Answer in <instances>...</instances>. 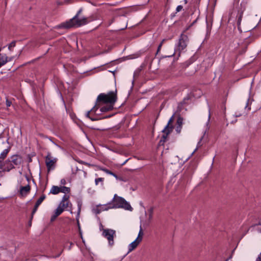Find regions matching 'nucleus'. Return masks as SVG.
<instances>
[{"label": "nucleus", "mask_w": 261, "mask_h": 261, "mask_svg": "<svg viewBox=\"0 0 261 261\" xmlns=\"http://www.w3.org/2000/svg\"><path fill=\"white\" fill-rule=\"evenodd\" d=\"M117 91H110L107 94L100 93L96 99L94 106L91 109L92 111H95V109H98L102 105H114L116 102L117 97Z\"/></svg>", "instance_id": "1"}, {"label": "nucleus", "mask_w": 261, "mask_h": 261, "mask_svg": "<svg viewBox=\"0 0 261 261\" xmlns=\"http://www.w3.org/2000/svg\"><path fill=\"white\" fill-rule=\"evenodd\" d=\"M82 11V8H81L72 18L66 22L61 23L58 26V28L66 29L72 27H79L87 24L89 22L87 18L83 17L81 19L79 18V16Z\"/></svg>", "instance_id": "2"}, {"label": "nucleus", "mask_w": 261, "mask_h": 261, "mask_svg": "<svg viewBox=\"0 0 261 261\" xmlns=\"http://www.w3.org/2000/svg\"><path fill=\"white\" fill-rule=\"evenodd\" d=\"M110 208L122 207L127 210H132L130 204L122 197H113V201L110 203Z\"/></svg>", "instance_id": "3"}, {"label": "nucleus", "mask_w": 261, "mask_h": 261, "mask_svg": "<svg viewBox=\"0 0 261 261\" xmlns=\"http://www.w3.org/2000/svg\"><path fill=\"white\" fill-rule=\"evenodd\" d=\"M188 42L189 38L188 36L184 33L181 34L178 42L175 47V53L178 52V56H179L180 53L187 47Z\"/></svg>", "instance_id": "4"}, {"label": "nucleus", "mask_w": 261, "mask_h": 261, "mask_svg": "<svg viewBox=\"0 0 261 261\" xmlns=\"http://www.w3.org/2000/svg\"><path fill=\"white\" fill-rule=\"evenodd\" d=\"M102 235L108 240L109 244L111 246L114 245V238L116 236L115 230L111 229H105L103 230Z\"/></svg>", "instance_id": "5"}, {"label": "nucleus", "mask_w": 261, "mask_h": 261, "mask_svg": "<svg viewBox=\"0 0 261 261\" xmlns=\"http://www.w3.org/2000/svg\"><path fill=\"white\" fill-rule=\"evenodd\" d=\"M70 192V189L69 187L62 186L60 187L53 186L50 190L49 193L56 195L59 193H63L65 194L64 196H66V194H69Z\"/></svg>", "instance_id": "6"}, {"label": "nucleus", "mask_w": 261, "mask_h": 261, "mask_svg": "<svg viewBox=\"0 0 261 261\" xmlns=\"http://www.w3.org/2000/svg\"><path fill=\"white\" fill-rule=\"evenodd\" d=\"M45 164L48 170H53L55 167V165L57 162V159L51 156L50 152H47V155L45 158Z\"/></svg>", "instance_id": "7"}, {"label": "nucleus", "mask_w": 261, "mask_h": 261, "mask_svg": "<svg viewBox=\"0 0 261 261\" xmlns=\"http://www.w3.org/2000/svg\"><path fill=\"white\" fill-rule=\"evenodd\" d=\"M71 205L72 204L68 199V197H63L62 200L60 203L57 209L59 210L62 213L65 209L68 208H71Z\"/></svg>", "instance_id": "8"}, {"label": "nucleus", "mask_w": 261, "mask_h": 261, "mask_svg": "<svg viewBox=\"0 0 261 261\" xmlns=\"http://www.w3.org/2000/svg\"><path fill=\"white\" fill-rule=\"evenodd\" d=\"M9 159L10 160V162L13 163L14 166L20 165L22 161L21 156L18 154L13 155Z\"/></svg>", "instance_id": "9"}, {"label": "nucleus", "mask_w": 261, "mask_h": 261, "mask_svg": "<svg viewBox=\"0 0 261 261\" xmlns=\"http://www.w3.org/2000/svg\"><path fill=\"white\" fill-rule=\"evenodd\" d=\"M3 171L8 172L15 168L14 165L10 162L9 159H8L5 162H3Z\"/></svg>", "instance_id": "10"}, {"label": "nucleus", "mask_w": 261, "mask_h": 261, "mask_svg": "<svg viewBox=\"0 0 261 261\" xmlns=\"http://www.w3.org/2000/svg\"><path fill=\"white\" fill-rule=\"evenodd\" d=\"M45 197H40V198L38 199V200L36 202L35 206L33 209V211L32 212L31 214V221L32 220L33 218V216L35 214V213L36 212L38 206L41 204V203L42 202V201L44 200Z\"/></svg>", "instance_id": "11"}, {"label": "nucleus", "mask_w": 261, "mask_h": 261, "mask_svg": "<svg viewBox=\"0 0 261 261\" xmlns=\"http://www.w3.org/2000/svg\"><path fill=\"white\" fill-rule=\"evenodd\" d=\"M31 188L29 185L24 186H20L19 188V194L21 195H25L29 194Z\"/></svg>", "instance_id": "12"}, {"label": "nucleus", "mask_w": 261, "mask_h": 261, "mask_svg": "<svg viewBox=\"0 0 261 261\" xmlns=\"http://www.w3.org/2000/svg\"><path fill=\"white\" fill-rule=\"evenodd\" d=\"M140 242H141L139 241V239H136L134 241L132 242L128 246V253H129L134 250L138 246Z\"/></svg>", "instance_id": "13"}, {"label": "nucleus", "mask_w": 261, "mask_h": 261, "mask_svg": "<svg viewBox=\"0 0 261 261\" xmlns=\"http://www.w3.org/2000/svg\"><path fill=\"white\" fill-rule=\"evenodd\" d=\"M172 132V130L167 129V131L162 132L164 134L162 137L161 140L160 141V144L163 145L164 143L166 141L168 135Z\"/></svg>", "instance_id": "14"}, {"label": "nucleus", "mask_w": 261, "mask_h": 261, "mask_svg": "<svg viewBox=\"0 0 261 261\" xmlns=\"http://www.w3.org/2000/svg\"><path fill=\"white\" fill-rule=\"evenodd\" d=\"M114 105H107L106 106L102 107L100 109V111L101 112H106L111 111L113 109Z\"/></svg>", "instance_id": "15"}, {"label": "nucleus", "mask_w": 261, "mask_h": 261, "mask_svg": "<svg viewBox=\"0 0 261 261\" xmlns=\"http://www.w3.org/2000/svg\"><path fill=\"white\" fill-rule=\"evenodd\" d=\"M10 148L9 147L3 151L0 154V161L3 162L4 160L7 157L9 152L10 151Z\"/></svg>", "instance_id": "16"}, {"label": "nucleus", "mask_w": 261, "mask_h": 261, "mask_svg": "<svg viewBox=\"0 0 261 261\" xmlns=\"http://www.w3.org/2000/svg\"><path fill=\"white\" fill-rule=\"evenodd\" d=\"M7 56L6 55L0 54V67L5 65L8 62Z\"/></svg>", "instance_id": "17"}, {"label": "nucleus", "mask_w": 261, "mask_h": 261, "mask_svg": "<svg viewBox=\"0 0 261 261\" xmlns=\"http://www.w3.org/2000/svg\"><path fill=\"white\" fill-rule=\"evenodd\" d=\"M173 119V115L170 118V119H169L167 124L165 127V128L162 130V132L167 131V129L172 130L173 126L172 125L170 126V124L172 122Z\"/></svg>", "instance_id": "18"}, {"label": "nucleus", "mask_w": 261, "mask_h": 261, "mask_svg": "<svg viewBox=\"0 0 261 261\" xmlns=\"http://www.w3.org/2000/svg\"><path fill=\"white\" fill-rule=\"evenodd\" d=\"M243 12H241L238 14V15L237 16V18H238L237 25H238V28L239 30L240 29V25H241V21H242V17H243Z\"/></svg>", "instance_id": "19"}, {"label": "nucleus", "mask_w": 261, "mask_h": 261, "mask_svg": "<svg viewBox=\"0 0 261 261\" xmlns=\"http://www.w3.org/2000/svg\"><path fill=\"white\" fill-rule=\"evenodd\" d=\"M62 213H61L60 211L59 210H56L55 211L54 214L50 218V221L53 222L55 220L56 218L59 216L60 215H61Z\"/></svg>", "instance_id": "20"}, {"label": "nucleus", "mask_w": 261, "mask_h": 261, "mask_svg": "<svg viewBox=\"0 0 261 261\" xmlns=\"http://www.w3.org/2000/svg\"><path fill=\"white\" fill-rule=\"evenodd\" d=\"M104 178L98 177L95 179V184L96 186L100 184L101 186L103 185Z\"/></svg>", "instance_id": "21"}, {"label": "nucleus", "mask_w": 261, "mask_h": 261, "mask_svg": "<svg viewBox=\"0 0 261 261\" xmlns=\"http://www.w3.org/2000/svg\"><path fill=\"white\" fill-rule=\"evenodd\" d=\"M143 236V232L141 226H140V230L136 239H139V241L141 242L142 240V237Z\"/></svg>", "instance_id": "22"}, {"label": "nucleus", "mask_w": 261, "mask_h": 261, "mask_svg": "<svg viewBox=\"0 0 261 261\" xmlns=\"http://www.w3.org/2000/svg\"><path fill=\"white\" fill-rule=\"evenodd\" d=\"M97 110H98V109H97L96 108H95V111H91V110L90 111H88V112H87V114H86V116H87V117L89 118H90L91 120H92V121H95V120H97L96 119L94 118H92V117H90V116H89V115H90V112H92V113H95Z\"/></svg>", "instance_id": "23"}, {"label": "nucleus", "mask_w": 261, "mask_h": 261, "mask_svg": "<svg viewBox=\"0 0 261 261\" xmlns=\"http://www.w3.org/2000/svg\"><path fill=\"white\" fill-rule=\"evenodd\" d=\"M16 46V41H13L8 45V49L10 51L12 50V48Z\"/></svg>", "instance_id": "24"}, {"label": "nucleus", "mask_w": 261, "mask_h": 261, "mask_svg": "<svg viewBox=\"0 0 261 261\" xmlns=\"http://www.w3.org/2000/svg\"><path fill=\"white\" fill-rule=\"evenodd\" d=\"M99 169L103 172H105V173L108 174H110V175H112L113 174V172H112L111 171L105 168H103V167H100L99 168Z\"/></svg>", "instance_id": "25"}, {"label": "nucleus", "mask_w": 261, "mask_h": 261, "mask_svg": "<svg viewBox=\"0 0 261 261\" xmlns=\"http://www.w3.org/2000/svg\"><path fill=\"white\" fill-rule=\"evenodd\" d=\"M177 126H182L183 123V118L181 117H178L177 120Z\"/></svg>", "instance_id": "26"}, {"label": "nucleus", "mask_w": 261, "mask_h": 261, "mask_svg": "<svg viewBox=\"0 0 261 261\" xmlns=\"http://www.w3.org/2000/svg\"><path fill=\"white\" fill-rule=\"evenodd\" d=\"M206 23H207V28L211 29L212 26V24H213L212 20L211 19H210L209 20L206 19Z\"/></svg>", "instance_id": "27"}, {"label": "nucleus", "mask_w": 261, "mask_h": 261, "mask_svg": "<svg viewBox=\"0 0 261 261\" xmlns=\"http://www.w3.org/2000/svg\"><path fill=\"white\" fill-rule=\"evenodd\" d=\"M206 23H207V28L211 29L212 26V24H213L212 20L211 19H210L209 20L206 19Z\"/></svg>", "instance_id": "28"}, {"label": "nucleus", "mask_w": 261, "mask_h": 261, "mask_svg": "<svg viewBox=\"0 0 261 261\" xmlns=\"http://www.w3.org/2000/svg\"><path fill=\"white\" fill-rule=\"evenodd\" d=\"M76 220H77V224L78 226L79 233H80L81 238H82V231H81V228L79 220L78 218H76Z\"/></svg>", "instance_id": "29"}, {"label": "nucleus", "mask_w": 261, "mask_h": 261, "mask_svg": "<svg viewBox=\"0 0 261 261\" xmlns=\"http://www.w3.org/2000/svg\"><path fill=\"white\" fill-rule=\"evenodd\" d=\"M165 39H163L162 42L160 43V44H159V45L158 46V49H157V51H156V54H158L160 51V50H161V47L163 45V44L164 43V42L165 41Z\"/></svg>", "instance_id": "30"}, {"label": "nucleus", "mask_w": 261, "mask_h": 261, "mask_svg": "<svg viewBox=\"0 0 261 261\" xmlns=\"http://www.w3.org/2000/svg\"><path fill=\"white\" fill-rule=\"evenodd\" d=\"M77 205H78L77 217H79L80 215V212H81V206H82V202H78Z\"/></svg>", "instance_id": "31"}, {"label": "nucleus", "mask_w": 261, "mask_h": 261, "mask_svg": "<svg viewBox=\"0 0 261 261\" xmlns=\"http://www.w3.org/2000/svg\"><path fill=\"white\" fill-rule=\"evenodd\" d=\"M181 128H182V126H176V132L178 134H179L180 133V132H181Z\"/></svg>", "instance_id": "32"}, {"label": "nucleus", "mask_w": 261, "mask_h": 261, "mask_svg": "<svg viewBox=\"0 0 261 261\" xmlns=\"http://www.w3.org/2000/svg\"><path fill=\"white\" fill-rule=\"evenodd\" d=\"M182 9V6L181 5H179L176 7V12H179Z\"/></svg>", "instance_id": "33"}, {"label": "nucleus", "mask_w": 261, "mask_h": 261, "mask_svg": "<svg viewBox=\"0 0 261 261\" xmlns=\"http://www.w3.org/2000/svg\"><path fill=\"white\" fill-rule=\"evenodd\" d=\"M6 104L7 107H10L11 105V101L9 100L8 99H6Z\"/></svg>", "instance_id": "34"}, {"label": "nucleus", "mask_w": 261, "mask_h": 261, "mask_svg": "<svg viewBox=\"0 0 261 261\" xmlns=\"http://www.w3.org/2000/svg\"><path fill=\"white\" fill-rule=\"evenodd\" d=\"M66 180L65 179H62L61 180V185H64L66 184Z\"/></svg>", "instance_id": "35"}, {"label": "nucleus", "mask_w": 261, "mask_h": 261, "mask_svg": "<svg viewBox=\"0 0 261 261\" xmlns=\"http://www.w3.org/2000/svg\"><path fill=\"white\" fill-rule=\"evenodd\" d=\"M256 261H261V253H259L258 257L256 258Z\"/></svg>", "instance_id": "36"}, {"label": "nucleus", "mask_w": 261, "mask_h": 261, "mask_svg": "<svg viewBox=\"0 0 261 261\" xmlns=\"http://www.w3.org/2000/svg\"><path fill=\"white\" fill-rule=\"evenodd\" d=\"M112 175L115 177L116 179L120 180V178L114 172Z\"/></svg>", "instance_id": "37"}, {"label": "nucleus", "mask_w": 261, "mask_h": 261, "mask_svg": "<svg viewBox=\"0 0 261 261\" xmlns=\"http://www.w3.org/2000/svg\"><path fill=\"white\" fill-rule=\"evenodd\" d=\"M152 218V210L150 211V214L149 215V219L151 220Z\"/></svg>", "instance_id": "38"}, {"label": "nucleus", "mask_w": 261, "mask_h": 261, "mask_svg": "<svg viewBox=\"0 0 261 261\" xmlns=\"http://www.w3.org/2000/svg\"><path fill=\"white\" fill-rule=\"evenodd\" d=\"M3 162L0 161V170H3Z\"/></svg>", "instance_id": "39"}, {"label": "nucleus", "mask_w": 261, "mask_h": 261, "mask_svg": "<svg viewBox=\"0 0 261 261\" xmlns=\"http://www.w3.org/2000/svg\"><path fill=\"white\" fill-rule=\"evenodd\" d=\"M235 116H236V117H240V116H242V114H241V113L238 114L237 113H236Z\"/></svg>", "instance_id": "40"}, {"label": "nucleus", "mask_w": 261, "mask_h": 261, "mask_svg": "<svg viewBox=\"0 0 261 261\" xmlns=\"http://www.w3.org/2000/svg\"><path fill=\"white\" fill-rule=\"evenodd\" d=\"M32 159L30 156H29V162H32Z\"/></svg>", "instance_id": "41"}, {"label": "nucleus", "mask_w": 261, "mask_h": 261, "mask_svg": "<svg viewBox=\"0 0 261 261\" xmlns=\"http://www.w3.org/2000/svg\"><path fill=\"white\" fill-rule=\"evenodd\" d=\"M208 112H209V114H208V120H209L210 119V116H211V114H210V109H209Z\"/></svg>", "instance_id": "42"}, {"label": "nucleus", "mask_w": 261, "mask_h": 261, "mask_svg": "<svg viewBox=\"0 0 261 261\" xmlns=\"http://www.w3.org/2000/svg\"><path fill=\"white\" fill-rule=\"evenodd\" d=\"M61 253H60L59 254H58V255H56V256H53V257H59V256L60 255Z\"/></svg>", "instance_id": "43"}, {"label": "nucleus", "mask_w": 261, "mask_h": 261, "mask_svg": "<svg viewBox=\"0 0 261 261\" xmlns=\"http://www.w3.org/2000/svg\"><path fill=\"white\" fill-rule=\"evenodd\" d=\"M80 163H82V164H86V163H85L84 162H83V161H81V162H80Z\"/></svg>", "instance_id": "44"}, {"label": "nucleus", "mask_w": 261, "mask_h": 261, "mask_svg": "<svg viewBox=\"0 0 261 261\" xmlns=\"http://www.w3.org/2000/svg\"><path fill=\"white\" fill-rule=\"evenodd\" d=\"M196 20H195V21L192 23V25H193L194 23H196Z\"/></svg>", "instance_id": "45"}, {"label": "nucleus", "mask_w": 261, "mask_h": 261, "mask_svg": "<svg viewBox=\"0 0 261 261\" xmlns=\"http://www.w3.org/2000/svg\"><path fill=\"white\" fill-rule=\"evenodd\" d=\"M72 243H70V246H71L72 245Z\"/></svg>", "instance_id": "46"}, {"label": "nucleus", "mask_w": 261, "mask_h": 261, "mask_svg": "<svg viewBox=\"0 0 261 261\" xmlns=\"http://www.w3.org/2000/svg\"><path fill=\"white\" fill-rule=\"evenodd\" d=\"M2 48L0 47V51L2 50Z\"/></svg>", "instance_id": "47"}, {"label": "nucleus", "mask_w": 261, "mask_h": 261, "mask_svg": "<svg viewBox=\"0 0 261 261\" xmlns=\"http://www.w3.org/2000/svg\"><path fill=\"white\" fill-rule=\"evenodd\" d=\"M110 117V116H108L106 117V118H108V117Z\"/></svg>", "instance_id": "48"}, {"label": "nucleus", "mask_w": 261, "mask_h": 261, "mask_svg": "<svg viewBox=\"0 0 261 261\" xmlns=\"http://www.w3.org/2000/svg\"><path fill=\"white\" fill-rule=\"evenodd\" d=\"M114 196H116L117 195V194H115Z\"/></svg>", "instance_id": "49"}, {"label": "nucleus", "mask_w": 261, "mask_h": 261, "mask_svg": "<svg viewBox=\"0 0 261 261\" xmlns=\"http://www.w3.org/2000/svg\"><path fill=\"white\" fill-rule=\"evenodd\" d=\"M2 134H0V138H1Z\"/></svg>", "instance_id": "50"}, {"label": "nucleus", "mask_w": 261, "mask_h": 261, "mask_svg": "<svg viewBox=\"0 0 261 261\" xmlns=\"http://www.w3.org/2000/svg\"><path fill=\"white\" fill-rule=\"evenodd\" d=\"M260 224H261V220H260Z\"/></svg>", "instance_id": "51"}]
</instances>
